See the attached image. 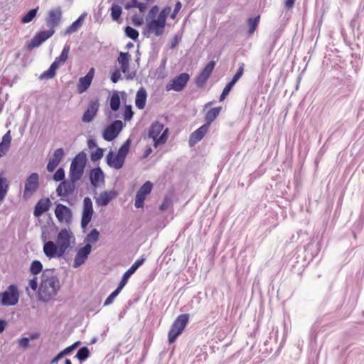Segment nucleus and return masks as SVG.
I'll return each instance as SVG.
<instances>
[{"label":"nucleus","mask_w":364,"mask_h":364,"mask_svg":"<svg viewBox=\"0 0 364 364\" xmlns=\"http://www.w3.org/2000/svg\"><path fill=\"white\" fill-rule=\"evenodd\" d=\"M43 241V252L48 259H60L66 251L75 243V237L70 228H63L57 234L55 242L47 240L44 233L41 235Z\"/></svg>","instance_id":"1"},{"label":"nucleus","mask_w":364,"mask_h":364,"mask_svg":"<svg viewBox=\"0 0 364 364\" xmlns=\"http://www.w3.org/2000/svg\"><path fill=\"white\" fill-rule=\"evenodd\" d=\"M55 269H46L41 274L38 289V300L47 303L53 299L60 289V283Z\"/></svg>","instance_id":"2"},{"label":"nucleus","mask_w":364,"mask_h":364,"mask_svg":"<svg viewBox=\"0 0 364 364\" xmlns=\"http://www.w3.org/2000/svg\"><path fill=\"white\" fill-rule=\"evenodd\" d=\"M132 141L127 139L119 147L116 155L110 151L106 156V162L109 167L120 169L123 167L125 159L129 151Z\"/></svg>","instance_id":"3"},{"label":"nucleus","mask_w":364,"mask_h":364,"mask_svg":"<svg viewBox=\"0 0 364 364\" xmlns=\"http://www.w3.org/2000/svg\"><path fill=\"white\" fill-rule=\"evenodd\" d=\"M148 136L154 141V146L156 148L159 145L166 142L168 136V128H164L163 123L155 121L149 129Z\"/></svg>","instance_id":"4"},{"label":"nucleus","mask_w":364,"mask_h":364,"mask_svg":"<svg viewBox=\"0 0 364 364\" xmlns=\"http://www.w3.org/2000/svg\"><path fill=\"white\" fill-rule=\"evenodd\" d=\"M87 154L85 151H80L73 159L69 171V177L80 180L87 164Z\"/></svg>","instance_id":"5"},{"label":"nucleus","mask_w":364,"mask_h":364,"mask_svg":"<svg viewBox=\"0 0 364 364\" xmlns=\"http://www.w3.org/2000/svg\"><path fill=\"white\" fill-rule=\"evenodd\" d=\"M189 321V314H183L178 316L168 333L169 343H173L177 338L182 333Z\"/></svg>","instance_id":"6"},{"label":"nucleus","mask_w":364,"mask_h":364,"mask_svg":"<svg viewBox=\"0 0 364 364\" xmlns=\"http://www.w3.org/2000/svg\"><path fill=\"white\" fill-rule=\"evenodd\" d=\"M18 291L17 287L14 284H11L6 291L0 293V303L3 306L16 305L18 301Z\"/></svg>","instance_id":"7"},{"label":"nucleus","mask_w":364,"mask_h":364,"mask_svg":"<svg viewBox=\"0 0 364 364\" xmlns=\"http://www.w3.org/2000/svg\"><path fill=\"white\" fill-rule=\"evenodd\" d=\"M39 188V175L32 173L26 179L23 197L28 200L37 191Z\"/></svg>","instance_id":"8"},{"label":"nucleus","mask_w":364,"mask_h":364,"mask_svg":"<svg viewBox=\"0 0 364 364\" xmlns=\"http://www.w3.org/2000/svg\"><path fill=\"white\" fill-rule=\"evenodd\" d=\"M79 180L69 177L68 180H64L60 182L56 188V193L61 198V200H65V198L73 194L75 189V183Z\"/></svg>","instance_id":"9"},{"label":"nucleus","mask_w":364,"mask_h":364,"mask_svg":"<svg viewBox=\"0 0 364 364\" xmlns=\"http://www.w3.org/2000/svg\"><path fill=\"white\" fill-rule=\"evenodd\" d=\"M165 26L166 24L159 18L147 21L142 33L146 37H149L150 34H154L157 37L160 36L164 32Z\"/></svg>","instance_id":"10"},{"label":"nucleus","mask_w":364,"mask_h":364,"mask_svg":"<svg viewBox=\"0 0 364 364\" xmlns=\"http://www.w3.org/2000/svg\"><path fill=\"white\" fill-rule=\"evenodd\" d=\"M63 11L60 6L50 9L46 18V24L48 29L55 31V28L60 25L62 21Z\"/></svg>","instance_id":"11"},{"label":"nucleus","mask_w":364,"mask_h":364,"mask_svg":"<svg viewBox=\"0 0 364 364\" xmlns=\"http://www.w3.org/2000/svg\"><path fill=\"white\" fill-rule=\"evenodd\" d=\"M124 124L121 120H114L104 130L102 136L107 141L114 140L123 129Z\"/></svg>","instance_id":"12"},{"label":"nucleus","mask_w":364,"mask_h":364,"mask_svg":"<svg viewBox=\"0 0 364 364\" xmlns=\"http://www.w3.org/2000/svg\"><path fill=\"white\" fill-rule=\"evenodd\" d=\"M190 79V76L186 73H183L175 77L171 82L166 85V90L167 91L174 90L180 92L186 86Z\"/></svg>","instance_id":"13"},{"label":"nucleus","mask_w":364,"mask_h":364,"mask_svg":"<svg viewBox=\"0 0 364 364\" xmlns=\"http://www.w3.org/2000/svg\"><path fill=\"white\" fill-rule=\"evenodd\" d=\"M94 213L92 202L90 198L85 197L83 200L81 227L85 228L92 220Z\"/></svg>","instance_id":"14"},{"label":"nucleus","mask_w":364,"mask_h":364,"mask_svg":"<svg viewBox=\"0 0 364 364\" xmlns=\"http://www.w3.org/2000/svg\"><path fill=\"white\" fill-rule=\"evenodd\" d=\"M55 31L50 29L38 31L32 38L28 43L27 48L29 49L39 47L43 43L50 38L55 33Z\"/></svg>","instance_id":"15"},{"label":"nucleus","mask_w":364,"mask_h":364,"mask_svg":"<svg viewBox=\"0 0 364 364\" xmlns=\"http://www.w3.org/2000/svg\"><path fill=\"white\" fill-rule=\"evenodd\" d=\"M153 188V184L151 181L145 182L136 192L134 205L136 208H140L144 206V200L147 195H149Z\"/></svg>","instance_id":"16"},{"label":"nucleus","mask_w":364,"mask_h":364,"mask_svg":"<svg viewBox=\"0 0 364 364\" xmlns=\"http://www.w3.org/2000/svg\"><path fill=\"white\" fill-rule=\"evenodd\" d=\"M91 251L92 245L90 244H85L84 247H80L75 255L73 267L74 268H77L83 264L87 260Z\"/></svg>","instance_id":"17"},{"label":"nucleus","mask_w":364,"mask_h":364,"mask_svg":"<svg viewBox=\"0 0 364 364\" xmlns=\"http://www.w3.org/2000/svg\"><path fill=\"white\" fill-rule=\"evenodd\" d=\"M55 214L59 222H65L67 224L71 223L72 210L65 205L59 203L56 205Z\"/></svg>","instance_id":"18"},{"label":"nucleus","mask_w":364,"mask_h":364,"mask_svg":"<svg viewBox=\"0 0 364 364\" xmlns=\"http://www.w3.org/2000/svg\"><path fill=\"white\" fill-rule=\"evenodd\" d=\"M146 259V258L144 255L141 256L140 258L137 259L134 262V263L131 266V267L124 273L121 279V281L119 283V284H120L121 287H124L129 279L133 274L135 273L138 268H139L144 263Z\"/></svg>","instance_id":"19"},{"label":"nucleus","mask_w":364,"mask_h":364,"mask_svg":"<svg viewBox=\"0 0 364 364\" xmlns=\"http://www.w3.org/2000/svg\"><path fill=\"white\" fill-rule=\"evenodd\" d=\"M64 155L65 152L63 148H58L54 151L53 156L49 159L47 164V170L48 172L52 173L55 171L63 159Z\"/></svg>","instance_id":"20"},{"label":"nucleus","mask_w":364,"mask_h":364,"mask_svg":"<svg viewBox=\"0 0 364 364\" xmlns=\"http://www.w3.org/2000/svg\"><path fill=\"white\" fill-rule=\"evenodd\" d=\"M210 127L204 124L196 131H194L189 137L188 144L190 146H193L199 142L207 134Z\"/></svg>","instance_id":"21"},{"label":"nucleus","mask_w":364,"mask_h":364,"mask_svg":"<svg viewBox=\"0 0 364 364\" xmlns=\"http://www.w3.org/2000/svg\"><path fill=\"white\" fill-rule=\"evenodd\" d=\"M117 193L115 191H103L101 192L95 202L97 206L105 207L107 206L109 202L117 196Z\"/></svg>","instance_id":"22"},{"label":"nucleus","mask_w":364,"mask_h":364,"mask_svg":"<svg viewBox=\"0 0 364 364\" xmlns=\"http://www.w3.org/2000/svg\"><path fill=\"white\" fill-rule=\"evenodd\" d=\"M99 106L100 105L97 101H92L84 112L82 121L85 123L92 122L98 111Z\"/></svg>","instance_id":"23"},{"label":"nucleus","mask_w":364,"mask_h":364,"mask_svg":"<svg viewBox=\"0 0 364 364\" xmlns=\"http://www.w3.org/2000/svg\"><path fill=\"white\" fill-rule=\"evenodd\" d=\"M50 205L51 203L49 198H46L40 199L35 206L33 211L34 216L37 218L41 216L49 210Z\"/></svg>","instance_id":"24"},{"label":"nucleus","mask_w":364,"mask_h":364,"mask_svg":"<svg viewBox=\"0 0 364 364\" xmlns=\"http://www.w3.org/2000/svg\"><path fill=\"white\" fill-rule=\"evenodd\" d=\"M94 77V68H91L85 76L79 80L78 91L82 93L86 91L92 83Z\"/></svg>","instance_id":"25"},{"label":"nucleus","mask_w":364,"mask_h":364,"mask_svg":"<svg viewBox=\"0 0 364 364\" xmlns=\"http://www.w3.org/2000/svg\"><path fill=\"white\" fill-rule=\"evenodd\" d=\"M87 16V13L84 12L77 19H76L75 21H73L69 26L66 28V29L64 31V35H70L73 33L77 32L80 27L82 26L85 17Z\"/></svg>","instance_id":"26"},{"label":"nucleus","mask_w":364,"mask_h":364,"mask_svg":"<svg viewBox=\"0 0 364 364\" xmlns=\"http://www.w3.org/2000/svg\"><path fill=\"white\" fill-rule=\"evenodd\" d=\"M90 181L95 187H97L100 182L105 181V175L100 167L94 168L90 171Z\"/></svg>","instance_id":"27"},{"label":"nucleus","mask_w":364,"mask_h":364,"mask_svg":"<svg viewBox=\"0 0 364 364\" xmlns=\"http://www.w3.org/2000/svg\"><path fill=\"white\" fill-rule=\"evenodd\" d=\"M131 55L129 53L120 52L117 58V62L120 65L121 70L123 73H126L129 67V60Z\"/></svg>","instance_id":"28"},{"label":"nucleus","mask_w":364,"mask_h":364,"mask_svg":"<svg viewBox=\"0 0 364 364\" xmlns=\"http://www.w3.org/2000/svg\"><path fill=\"white\" fill-rule=\"evenodd\" d=\"M146 97L147 94L146 90L143 87H141L137 91L135 99V105L138 109H142L144 108L146 105Z\"/></svg>","instance_id":"29"},{"label":"nucleus","mask_w":364,"mask_h":364,"mask_svg":"<svg viewBox=\"0 0 364 364\" xmlns=\"http://www.w3.org/2000/svg\"><path fill=\"white\" fill-rule=\"evenodd\" d=\"M11 142V131L9 130L2 137L0 142V157L4 155L9 149Z\"/></svg>","instance_id":"30"},{"label":"nucleus","mask_w":364,"mask_h":364,"mask_svg":"<svg viewBox=\"0 0 364 364\" xmlns=\"http://www.w3.org/2000/svg\"><path fill=\"white\" fill-rule=\"evenodd\" d=\"M222 107H215L211 108L208 110L205 116V124L208 127L210 126L211 123L216 119V117L219 115Z\"/></svg>","instance_id":"31"},{"label":"nucleus","mask_w":364,"mask_h":364,"mask_svg":"<svg viewBox=\"0 0 364 364\" xmlns=\"http://www.w3.org/2000/svg\"><path fill=\"white\" fill-rule=\"evenodd\" d=\"M60 65V64H58L57 62L54 60L49 67V68L46 71L41 74L39 78L41 80H49L53 78L56 74V70L58 68Z\"/></svg>","instance_id":"32"},{"label":"nucleus","mask_w":364,"mask_h":364,"mask_svg":"<svg viewBox=\"0 0 364 364\" xmlns=\"http://www.w3.org/2000/svg\"><path fill=\"white\" fill-rule=\"evenodd\" d=\"M60 65V64H58L57 62L54 60L49 67V68L46 71L41 74L39 78L41 80H49L53 78L56 74V70L58 68Z\"/></svg>","instance_id":"33"},{"label":"nucleus","mask_w":364,"mask_h":364,"mask_svg":"<svg viewBox=\"0 0 364 364\" xmlns=\"http://www.w3.org/2000/svg\"><path fill=\"white\" fill-rule=\"evenodd\" d=\"M60 65V64H58L57 62L54 60L49 67V68L46 71L41 74L39 78L41 80H49L53 78L56 74V70L58 68Z\"/></svg>","instance_id":"34"},{"label":"nucleus","mask_w":364,"mask_h":364,"mask_svg":"<svg viewBox=\"0 0 364 364\" xmlns=\"http://www.w3.org/2000/svg\"><path fill=\"white\" fill-rule=\"evenodd\" d=\"M60 65V64H58L57 62L54 60L49 67V68L46 71L41 74L39 78L41 80H49L53 78L56 74V70L58 68Z\"/></svg>","instance_id":"35"},{"label":"nucleus","mask_w":364,"mask_h":364,"mask_svg":"<svg viewBox=\"0 0 364 364\" xmlns=\"http://www.w3.org/2000/svg\"><path fill=\"white\" fill-rule=\"evenodd\" d=\"M9 183L7 179L1 174L0 175V202L5 198L9 191Z\"/></svg>","instance_id":"36"},{"label":"nucleus","mask_w":364,"mask_h":364,"mask_svg":"<svg viewBox=\"0 0 364 364\" xmlns=\"http://www.w3.org/2000/svg\"><path fill=\"white\" fill-rule=\"evenodd\" d=\"M70 50V45L69 43H65L61 51L60 55L58 57L55 58V61L60 65H63L68 58Z\"/></svg>","instance_id":"37"},{"label":"nucleus","mask_w":364,"mask_h":364,"mask_svg":"<svg viewBox=\"0 0 364 364\" xmlns=\"http://www.w3.org/2000/svg\"><path fill=\"white\" fill-rule=\"evenodd\" d=\"M120 97L118 92L115 91L112 93L110 97V108L112 111H117L120 107Z\"/></svg>","instance_id":"38"},{"label":"nucleus","mask_w":364,"mask_h":364,"mask_svg":"<svg viewBox=\"0 0 364 364\" xmlns=\"http://www.w3.org/2000/svg\"><path fill=\"white\" fill-rule=\"evenodd\" d=\"M259 20H260L259 16H257L254 18H249L247 19V24H248V27H249L248 34L250 36L252 35L254 33V32L255 31V30L257 29V28L259 25Z\"/></svg>","instance_id":"39"},{"label":"nucleus","mask_w":364,"mask_h":364,"mask_svg":"<svg viewBox=\"0 0 364 364\" xmlns=\"http://www.w3.org/2000/svg\"><path fill=\"white\" fill-rule=\"evenodd\" d=\"M90 355V352L88 349L87 347L86 346H83L82 348H80L76 355H75V358L80 362H83L85 360H86Z\"/></svg>","instance_id":"40"},{"label":"nucleus","mask_w":364,"mask_h":364,"mask_svg":"<svg viewBox=\"0 0 364 364\" xmlns=\"http://www.w3.org/2000/svg\"><path fill=\"white\" fill-rule=\"evenodd\" d=\"M38 9L39 8L38 6H37L35 9L29 10L24 16H22L21 20V23H28L31 22L33 20V18L36 16Z\"/></svg>","instance_id":"41"},{"label":"nucleus","mask_w":364,"mask_h":364,"mask_svg":"<svg viewBox=\"0 0 364 364\" xmlns=\"http://www.w3.org/2000/svg\"><path fill=\"white\" fill-rule=\"evenodd\" d=\"M100 232L97 229H92L85 238L86 244H92L98 241Z\"/></svg>","instance_id":"42"},{"label":"nucleus","mask_w":364,"mask_h":364,"mask_svg":"<svg viewBox=\"0 0 364 364\" xmlns=\"http://www.w3.org/2000/svg\"><path fill=\"white\" fill-rule=\"evenodd\" d=\"M110 11L112 19L114 21H117L122 14V7L117 4H112L110 8Z\"/></svg>","instance_id":"43"},{"label":"nucleus","mask_w":364,"mask_h":364,"mask_svg":"<svg viewBox=\"0 0 364 364\" xmlns=\"http://www.w3.org/2000/svg\"><path fill=\"white\" fill-rule=\"evenodd\" d=\"M31 274L37 275L40 272H43V264L39 260H33L29 268Z\"/></svg>","instance_id":"44"},{"label":"nucleus","mask_w":364,"mask_h":364,"mask_svg":"<svg viewBox=\"0 0 364 364\" xmlns=\"http://www.w3.org/2000/svg\"><path fill=\"white\" fill-rule=\"evenodd\" d=\"M124 287H121L120 284H118V287L117 289L112 291L109 296L106 299L104 305L108 306L112 304L114 299L117 297V296L120 293V291L122 290Z\"/></svg>","instance_id":"45"},{"label":"nucleus","mask_w":364,"mask_h":364,"mask_svg":"<svg viewBox=\"0 0 364 364\" xmlns=\"http://www.w3.org/2000/svg\"><path fill=\"white\" fill-rule=\"evenodd\" d=\"M125 35L133 41H136L139 37V32L136 29L127 26L124 28Z\"/></svg>","instance_id":"46"},{"label":"nucleus","mask_w":364,"mask_h":364,"mask_svg":"<svg viewBox=\"0 0 364 364\" xmlns=\"http://www.w3.org/2000/svg\"><path fill=\"white\" fill-rule=\"evenodd\" d=\"M215 61H213V60L210 61L205 65V67L203 69V70L201 71L200 73L209 78V77L210 76V75L215 68Z\"/></svg>","instance_id":"47"},{"label":"nucleus","mask_w":364,"mask_h":364,"mask_svg":"<svg viewBox=\"0 0 364 364\" xmlns=\"http://www.w3.org/2000/svg\"><path fill=\"white\" fill-rule=\"evenodd\" d=\"M104 150L97 147V149L90 154V159L93 162L100 161L103 156Z\"/></svg>","instance_id":"48"},{"label":"nucleus","mask_w":364,"mask_h":364,"mask_svg":"<svg viewBox=\"0 0 364 364\" xmlns=\"http://www.w3.org/2000/svg\"><path fill=\"white\" fill-rule=\"evenodd\" d=\"M171 10V9L169 6L164 7L159 14L157 18L166 24L167 16L169 15Z\"/></svg>","instance_id":"49"},{"label":"nucleus","mask_w":364,"mask_h":364,"mask_svg":"<svg viewBox=\"0 0 364 364\" xmlns=\"http://www.w3.org/2000/svg\"><path fill=\"white\" fill-rule=\"evenodd\" d=\"M134 115L132 105H125L124 111V119L125 121H130Z\"/></svg>","instance_id":"50"},{"label":"nucleus","mask_w":364,"mask_h":364,"mask_svg":"<svg viewBox=\"0 0 364 364\" xmlns=\"http://www.w3.org/2000/svg\"><path fill=\"white\" fill-rule=\"evenodd\" d=\"M53 180L55 181H63L65 178V171L63 168H58L53 174Z\"/></svg>","instance_id":"51"},{"label":"nucleus","mask_w":364,"mask_h":364,"mask_svg":"<svg viewBox=\"0 0 364 364\" xmlns=\"http://www.w3.org/2000/svg\"><path fill=\"white\" fill-rule=\"evenodd\" d=\"M172 205V200L170 197L166 196L161 204L159 209L162 211L167 210Z\"/></svg>","instance_id":"52"},{"label":"nucleus","mask_w":364,"mask_h":364,"mask_svg":"<svg viewBox=\"0 0 364 364\" xmlns=\"http://www.w3.org/2000/svg\"><path fill=\"white\" fill-rule=\"evenodd\" d=\"M159 11V8L158 6L155 5L154 6H152L148 13V15L146 17V21H148L149 19H151V20L156 19L155 17H156V14H158Z\"/></svg>","instance_id":"53"},{"label":"nucleus","mask_w":364,"mask_h":364,"mask_svg":"<svg viewBox=\"0 0 364 364\" xmlns=\"http://www.w3.org/2000/svg\"><path fill=\"white\" fill-rule=\"evenodd\" d=\"M244 68H245V64L243 63H240L239 64V68L236 72V73L233 76V79L236 80L237 81H238L240 80V78L243 75V73H244Z\"/></svg>","instance_id":"54"},{"label":"nucleus","mask_w":364,"mask_h":364,"mask_svg":"<svg viewBox=\"0 0 364 364\" xmlns=\"http://www.w3.org/2000/svg\"><path fill=\"white\" fill-rule=\"evenodd\" d=\"M122 75L120 73V70L118 69H115L112 73L110 76V80L113 83H117L119 79L121 78Z\"/></svg>","instance_id":"55"},{"label":"nucleus","mask_w":364,"mask_h":364,"mask_svg":"<svg viewBox=\"0 0 364 364\" xmlns=\"http://www.w3.org/2000/svg\"><path fill=\"white\" fill-rule=\"evenodd\" d=\"M208 79V77L200 73L196 80V84L198 87H201L205 85Z\"/></svg>","instance_id":"56"},{"label":"nucleus","mask_w":364,"mask_h":364,"mask_svg":"<svg viewBox=\"0 0 364 364\" xmlns=\"http://www.w3.org/2000/svg\"><path fill=\"white\" fill-rule=\"evenodd\" d=\"M80 341H76L71 346L65 348L64 350H63V353L66 355L70 353L73 350H74L78 346H80Z\"/></svg>","instance_id":"57"},{"label":"nucleus","mask_w":364,"mask_h":364,"mask_svg":"<svg viewBox=\"0 0 364 364\" xmlns=\"http://www.w3.org/2000/svg\"><path fill=\"white\" fill-rule=\"evenodd\" d=\"M232 87L229 86L228 84L224 87L220 96V101H223L225 99L227 95L229 94V92L231 91Z\"/></svg>","instance_id":"58"},{"label":"nucleus","mask_w":364,"mask_h":364,"mask_svg":"<svg viewBox=\"0 0 364 364\" xmlns=\"http://www.w3.org/2000/svg\"><path fill=\"white\" fill-rule=\"evenodd\" d=\"M30 338L23 337L18 341V344L21 347L26 348L29 345Z\"/></svg>","instance_id":"59"},{"label":"nucleus","mask_w":364,"mask_h":364,"mask_svg":"<svg viewBox=\"0 0 364 364\" xmlns=\"http://www.w3.org/2000/svg\"><path fill=\"white\" fill-rule=\"evenodd\" d=\"M181 3L180 1H177L175 5L174 10H173V13L171 14V18L172 19H174L176 18L177 14L181 10Z\"/></svg>","instance_id":"60"},{"label":"nucleus","mask_w":364,"mask_h":364,"mask_svg":"<svg viewBox=\"0 0 364 364\" xmlns=\"http://www.w3.org/2000/svg\"><path fill=\"white\" fill-rule=\"evenodd\" d=\"M138 0H131L129 2L125 4L124 8L127 10L131 9L132 8H136L138 5Z\"/></svg>","instance_id":"61"},{"label":"nucleus","mask_w":364,"mask_h":364,"mask_svg":"<svg viewBox=\"0 0 364 364\" xmlns=\"http://www.w3.org/2000/svg\"><path fill=\"white\" fill-rule=\"evenodd\" d=\"M29 287L33 290L36 291L38 288V279L37 277H33L29 281Z\"/></svg>","instance_id":"62"},{"label":"nucleus","mask_w":364,"mask_h":364,"mask_svg":"<svg viewBox=\"0 0 364 364\" xmlns=\"http://www.w3.org/2000/svg\"><path fill=\"white\" fill-rule=\"evenodd\" d=\"M296 0H286L284 2V6L287 10H290L294 7Z\"/></svg>","instance_id":"63"},{"label":"nucleus","mask_w":364,"mask_h":364,"mask_svg":"<svg viewBox=\"0 0 364 364\" xmlns=\"http://www.w3.org/2000/svg\"><path fill=\"white\" fill-rule=\"evenodd\" d=\"M64 355H65L64 353H63V351H60L56 356H55L52 360H51V364L53 363H55L56 362H58L60 359H61Z\"/></svg>","instance_id":"64"}]
</instances>
